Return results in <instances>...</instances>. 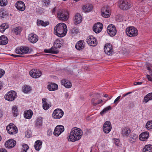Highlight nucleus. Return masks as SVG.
<instances>
[{
  "mask_svg": "<svg viewBox=\"0 0 152 152\" xmlns=\"http://www.w3.org/2000/svg\"><path fill=\"white\" fill-rule=\"evenodd\" d=\"M54 30L56 34L60 37L64 36L67 31L66 25L62 23L58 24L55 27Z\"/></svg>",
  "mask_w": 152,
  "mask_h": 152,
  "instance_id": "obj_1",
  "label": "nucleus"
},
{
  "mask_svg": "<svg viewBox=\"0 0 152 152\" xmlns=\"http://www.w3.org/2000/svg\"><path fill=\"white\" fill-rule=\"evenodd\" d=\"M118 5L121 9L125 10L130 9L132 7L131 2L128 0H120L118 2Z\"/></svg>",
  "mask_w": 152,
  "mask_h": 152,
  "instance_id": "obj_2",
  "label": "nucleus"
},
{
  "mask_svg": "<svg viewBox=\"0 0 152 152\" xmlns=\"http://www.w3.org/2000/svg\"><path fill=\"white\" fill-rule=\"evenodd\" d=\"M67 11L64 9L59 10L57 13V16L58 19L63 21H66L68 18Z\"/></svg>",
  "mask_w": 152,
  "mask_h": 152,
  "instance_id": "obj_3",
  "label": "nucleus"
},
{
  "mask_svg": "<svg viewBox=\"0 0 152 152\" xmlns=\"http://www.w3.org/2000/svg\"><path fill=\"white\" fill-rule=\"evenodd\" d=\"M127 35L130 37H135L138 34V31L137 28L133 26L127 28L126 30Z\"/></svg>",
  "mask_w": 152,
  "mask_h": 152,
  "instance_id": "obj_4",
  "label": "nucleus"
},
{
  "mask_svg": "<svg viewBox=\"0 0 152 152\" xmlns=\"http://www.w3.org/2000/svg\"><path fill=\"white\" fill-rule=\"evenodd\" d=\"M15 51L16 53L20 54H28L31 52L29 48L25 46L18 47L15 50Z\"/></svg>",
  "mask_w": 152,
  "mask_h": 152,
  "instance_id": "obj_5",
  "label": "nucleus"
},
{
  "mask_svg": "<svg viewBox=\"0 0 152 152\" xmlns=\"http://www.w3.org/2000/svg\"><path fill=\"white\" fill-rule=\"evenodd\" d=\"M17 97L16 92L14 91H9L4 96L5 99L9 101L14 100Z\"/></svg>",
  "mask_w": 152,
  "mask_h": 152,
  "instance_id": "obj_6",
  "label": "nucleus"
},
{
  "mask_svg": "<svg viewBox=\"0 0 152 152\" xmlns=\"http://www.w3.org/2000/svg\"><path fill=\"white\" fill-rule=\"evenodd\" d=\"M6 128L8 133L10 134L14 135L18 132L17 128L12 123H10L6 127Z\"/></svg>",
  "mask_w": 152,
  "mask_h": 152,
  "instance_id": "obj_7",
  "label": "nucleus"
},
{
  "mask_svg": "<svg viewBox=\"0 0 152 152\" xmlns=\"http://www.w3.org/2000/svg\"><path fill=\"white\" fill-rule=\"evenodd\" d=\"M107 31L108 34L111 37L115 36L117 32L116 28L113 24L107 26Z\"/></svg>",
  "mask_w": 152,
  "mask_h": 152,
  "instance_id": "obj_8",
  "label": "nucleus"
},
{
  "mask_svg": "<svg viewBox=\"0 0 152 152\" xmlns=\"http://www.w3.org/2000/svg\"><path fill=\"white\" fill-rule=\"evenodd\" d=\"M64 114V112L61 109H56L54 111L52 116L54 118L60 119L63 116Z\"/></svg>",
  "mask_w": 152,
  "mask_h": 152,
  "instance_id": "obj_9",
  "label": "nucleus"
},
{
  "mask_svg": "<svg viewBox=\"0 0 152 152\" xmlns=\"http://www.w3.org/2000/svg\"><path fill=\"white\" fill-rule=\"evenodd\" d=\"M112 129V126L110 122L109 121H107L104 123L103 129L104 132L106 134L110 132Z\"/></svg>",
  "mask_w": 152,
  "mask_h": 152,
  "instance_id": "obj_10",
  "label": "nucleus"
},
{
  "mask_svg": "<svg viewBox=\"0 0 152 152\" xmlns=\"http://www.w3.org/2000/svg\"><path fill=\"white\" fill-rule=\"evenodd\" d=\"M104 50L105 53L108 55H112L113 52L112 46L110 43H107L105 45Z\"/></svg>",
  "mask_w": 152,
  "mask_h": 152,
  "instance_id": "obj_11",
  "label": "nucleus"
},
{
  "mask_svg": "<svg viewBox=\"0 0 152 152\" xmlns=\"http://www.w3.org/2000/svg\"><path fill=\"white\" fill-rule=\"evenodd\" d=\"M64 126L61 125H58L55 127L53 134L55 136H58L64 131Z\"/></svg>",
  "mask_w": 152,
  "mask_h": 152,
  "instance_id": "obj_12",
  "label": "nucleus"
},
{
  "mask_svg": "<svg viewBox=\"0 0 152 152\" xmlns=\"http://www.w3.org/2000/svg\"><path fill=\"white\" fill-rule=\"evenodd\" d=\"M30 75L34 78H37L41 76L42 74L41 71L37 69H32L29 72Z\"/></svg>",
  "mask_w": 152,
  "mask_h": 152,
  "instance_id": "obj_13",
  "label": "nucleus"
},
{
  "mask_svg": "<svg viewBox=\"0 0 152 152\" xmlns=\"http://www.w3.org/2000/svg\"><path fill=\"white\" fill-rule=\"evenodd\" d=\"M103 27L102 24L99 22L96 23L93 28V31L96 33H99L102 30Z\"/></svg>",
  "mask_w": 152,
  "mask_h": 152,
  "instance_id": "obj_14",
  "label": "nucleus"
},
{
  "mask_svg": "<svg viewBox=\"0 0 152 152\" xmlns=\"http://www.w3.org/2000/svg\"><path fill=\"white\" fill-rule=\"evenodd\" d=\"M101 14L102 16L104 17L108 18L110 17V9L107 6L104 7L102 8Z\"/></svg>",
  "mask_w": 152,
  "mask_h": 152,
  "instance_id": "obj_15",
  "label": "nucleus"
},
{
  "mask_svg": "<svg viewBox=\"0 0 152 152\" xmlns=\"http://www.w3.org/2000/svg\"><path fill=\"white\" fill-rule=\"evenodd\" d=\"M86 42L89 45L92 46H96L97 43L96 39L92 36H90L89 39H86Z\"/></svg>",
  "mask_w": 152,
  "mask_h": 152,
  "instance_id": "obj_16",
  "label": "nucleus"
},
{
  "mask_svg": "<svg viewBox=\"0 0 152 152\" xmlns=\"http://www.w3.org/2000/svg\"><path fill=\"white\" fill-rule=\"evenodd\" d=\"M16 144V141L13 139H10L7 141L5 143V146L8 148H12Z\"/></svg>",
  "mask_w": 152,
  "mask_h": 152,
  "instance_id": "obj_17",
  "label": "nucleus"
},
{
  "mask_svg": "<svg viewBox=\"0 0 152 152\" xmlns=\"http://www.w3.org/2000/svg\"><path fill=\"white\" fill-rule=\"evenodd\" d=\"M70 134L72 136L71 137L74 136V134H78L82 136L83 134V132L82 130L80 128L75 127L72 128L70 132Z\"/></svg>",
  "mask_w": 152,
  "mask_h": 152,
  "instance_id": "obj_18",
  "label": "nucleus"
},
{
  "mask_svg": "<svg viewBox=\"0 0 152 152\" xmlns=\"http://www.w3.org/2000/svg\"><path fill=\"white\" fill-rule=\"evenodd\" d=\"M28 40L31 42L34 43L38 40V36L35 34L31 33L28 37Z\"/></svg>",
  "mask_w": 152,
  "mask_h": 152,
  "instance_id": "obj_19",
  "label": "nucleus"
},
{
  "mask_svg": "<svg viewBox=\"0 0 152 152\" xmlns=\"http://www.w3.org/2000/svg\"><path fill=\"white\" fill-rule=\"evenodd\" d=\"M17 3V4H15V6L17 9L21 11L24 10L25 9V6L24 3L22 1H18Z\"/></svg>",
  "mask_w": 152,
  "mask_h": 152,
  "instance_id": "obj_20",
  "label": "nucleus"
},
{
  "mask_svg": "<svg viewBox=\"0 0 152 152\" xmlns=\"http://www.w3.org/2000/svg\"><path fill=\"white\" fill-rule=\"evenodd\" d=\"M72 136L69 134V138L68 139V141L74 142L76 141L79 140L81 137L82 136L78 134H74L73 137H71Z\"/></svg>",
  "mask_w": 152,
  "mask_h": 152,
  "instance_id": "obj_21",
  "label": "nucleus"
},
{
  "mask_svg": "<svg viewBox=\"0 0 152 152\" xmlns=\"http://www.w3.org/2000/svg\"><path fill=\"white\" fill-rule=\"evenodd\" d=\"M149 136V133L148 132H144L140 135L139 136V138L141 141H145L148 138Z\"/></svg>",
  "mask_w": 152,
  "mask_h": 152,
  "instance_id": "obj_22",
  "label": "nucleus"
},
{
  "mask_svg": "<svg viewBox=\"0 0 152 152\" xmlns=\"http://www.w3.org/2000/svg\"><path fill=\"white\" fill-rule=\"evenodd\" d=\"M74 23L77 24L80 23L82 21V17L81 15L78 13H77L74 18Z\"/></svg>",
  "mask_w": 152,
  "mask_h": 152,
  "instance_id": "obj_23",
  "label": "nucleus"
},
{
  "mask_svg": "<svg viewBox=\"0 0 152 152\" xmlns=\"http://www.w3.org/2000/svg\"><path fill=\"white\" fill-rule=\"evenodd\" d=\"M84 42L83 40H80L78 41L75 45L76 48L79 50L83 49L84 47V45L83 44Z\"/></svg>",
  "mask_w": 152,
  "mask_h": 152,
  "instance_id": "obj_24",
  "label": "nucleus"
},
{
  "mask_svg": "<svg viewBox=\"0 0 152 152\" xmlns=\"http://www.w3.org/2000/svg\"><path fill=\"white\" fill-rule=\"evenodd\" d=\"M47 88L49 91H55L58 89V86L55 83H50L48 85Z\"/></svg>",
  "mask_w": 152,
  "mask_h": 152,
  "instance_id": "obj_25",
  "label": "nucleus"
},
{
  "mask_svg": "<svg viewBox=\"0 0 152 152\" xmlns=\"http://www.w3.org/2000/svg\"><path fill=\"white\" fill-rule=\"evenodd\" d=\"M8 41V39L5 36L3 35L0 37V45H5L7 43Z\"/></svg>",
  "mask_w": 152,
  "mask_h": 152,
  "instance_id": "obj_26",
  "label": "nucleus"
},
{
  "mask_svg": "<svg viewBox=\"0 0 152 152\" xmlns=\"http://www.w3.org/2000/svg\"><path fill=\"white\" fill-rule=\"evenodd\" d=\"M33 114V113L32 111L29 110L24 112V116L25 118L30 119L31 118Z\"/></svg>",
  "mask_w": 152,
  "mask_h": 152,
  "instance_id": "obj_27",
  "label": "nucleus"
},
{
  "mask_svg": "<svg viewBox=\"0 0 152 152\" xmlns=\"http://www.w3.org/2000/svg\"><path fill=\"white\" fill-rule=\"evenodd\" d=\"M34 147L36 150L39 151L42 148V142L40 140H37L35 142Z\"/></svg>",
  "mask_w": 152,
  "mask_h": 152,
  "instance_id": "obj_28",
  "label": "nucleus"
},
{
  "mask_svg": "<svg viewBox=\"0 0 152 152\" xmlns=\"http://www.w3.org/2000/svg\"><path fill=\"white\" fill-rule=\"evenodd\" d=\"M46 101V98H43L42 99V107L43 109L45 110L48 109L50 107V105L47 103Z\"/></svg>",
  "mask_w": 152,
  "mask_h": 152,
  "instance_id": "obj_29",
  "label": "nucleus"
},
{
  "mask_svg": "<svg viewBox=\"0 0 152 152\" xmlns=\"http://www.w3.org/2000/svg\"><path fill=\"white\" fill-rule=\"evenodd\" d=\"M93 8L92 5L90 4H87L83 6L82 7L83 10L85 12H89L91 11Z\"/></svg>",
  "mask_w": 152,
  "mask_h": 152,
  "instance_id": "obj_30",
  "label": "nucleus"
},
{
  "mask_svg": "<svg viewBox=\"0 0 152 152\" xmlns=\"http://www.w3.org/2000/svg\"><path fill=\"white\" fill-rule=\"evenodd\" d=\"M62 41V40L61 38H59L56 39L54 44V46L55 47V48H60L61 47Z\"/></svg>",
  "mask_w": 152,
  "mask_h": 152,
  "instance_id": "obj_31",
  "label": "nucleus"
},
{
  "mask_svg": "<svg viewBox=\"0 0 152 152\" xmlns=\"http://www.w3.org/2000/svg\"><path fill=\"white\" fill-rule=\"evenodd\" d=\"M42 120L41 117L38 118L35 121V126L36 127L40 128L42 126Z\"/></svg>",
  "mask_w": 152,
  "mask_h": 152,
  "instance_id": "obj_32",
  "label": "nucleus"
},
{
  "mask_svg": "<svg viewBox=\"0 0 152 152\" xmlns=\"http://www.w3.org/2000/svg\"><path fill=\"white\" fill-rule=\"evenodd\" d=\"M61 84L67 88H70L72 86L71 83L68 80H66L65 79L62 80Z\"/></svg>",
  "mask_w": 152,
  "mask_h": 152,
  "instance_id": "obj_33",
  "label": "nucleus"
},
{
  "mask_svg": "<svg viewBox=\"0 0 152 152\" xmlns=\"http://www.w3.org/2000/svg\"><path fill=\"white\" fill-rule=\"evenodd\" d=\"M138 136L135 134H133L131 135L129 139V141L130 143H133L135 142L137 139Z\"/></svg>",
  "mask_w": 152,
  "mask_h": 152,
  "instance_id": "obj_34",
  "label": "nucleus"
},
{
  "mask_svg": "<svg viewBox=\"0 0 152 152\" xmlns=\"http://www.w3.org/2000/svg\"><path fill=\"white\" fill-rule=\"evenodd\" d=\"M130 132L131 131L129 128L125 127L123 130L122 134L123 136L127 137L129 135Z\"/></svg>",
  "mask_w": 152,
  "mask_h": 152,
  "instance_id": "obj_35",
  "label": "nucleus"
},
{
  "mask_svg": "<svg viewBox=\"0 0 152 152\" xmlns=\"http://www.w3.org/2000/svg\"><path fill=\"white\" fill-rule=\"evenodd\" d=\"M143 152H152V145H150L145 146L142 149Z\"/></svg>",
  "mask_w": 152,
  "mask_h": 152,
  "instance_id": "obj_36",
  "label": "nucleus"
},
{
  "mask_svg": "<svg viewBox=\"0 0 152 152\" xmlns=\"http://www.w3.org/2000/svg\"><path fill=\"white\" fill-rule=\"evenodd\" d=\"M37 25H41L42 26L45 27L49 25V22L48 21L44 22L43 21L38 20L37 21Z\"/></svg>",
  "mask_w": 152,
  "mask_h": 152,
  "instance_id": "obj_37",
  "label": "nucleus"
},
{
  "mask_svg": "<svg viewBox=\"0 0 152 152\" xmlns=\"http://www.w3.org/2000/svg\"><path fill=\"white\" fill-rule=\"evenodd\" d=\"M151 100H152V92L148 93L144 97L143 102L146 103Z\"/></svg>",
  "mask_w": 152,
  "mask_h": 152,
  "instance_id": "obj_38",
  "label": "nucleus"
},
{
  "mask_svg": "<svg viewBox=\"0 0 152 152\" xmlns=\"http://www.w3.org/2000/svg\"><path fill=\"white\" fill-rule=\"evenodd\" d=\"M12 113L14 116H17L18 114V110L17 107L14 105L12 107Z\"/></svg>",
  "mask_w": 152,
  "mask_h": 152,
  "instance_id": "obj_39",
  "label": "nucleus"
},
{
  "mask_svg": "<svg viewBox=\"0 0 152 152\" xmlns=\"http://www.w3.org/2000/svg\"><path fill=\"white\" fill-rule=\"evenodd\" d=\"M8 14L7 12L4 10L0 11V18H5L7 17Z\"/></svg>",
  "mask_w": 152,
  "mask_h": 152,
  "instance_id": "obj_40",
  "label": "nucleus"
},
{
  "mask_svg": "<svg viewBox=\"0 0 152 152\" xmlns=\"http://www.w3.org/2000/svg\"><path fill=\"white\" fill-rule=\"evenodd\" d=\"M31 90L30 87L29 86L26 85L23 88V91L25 93H27L30 91Z\"/></svg>",
  "mask_w": 152,
  "mask_h": 152,
  "instance_id": "obj_41",
  "label": "nucleus"
},
{
  "mask_svg": "<svg viewBox=\"0 0 152 152\" xmlns=\"http://www.w3.org/2000/svg\"><path fill=\"white\" fill-rule=\"evenodd\" d=\"M112 109L111 107L109 106L104 109L101 112L100 114L102 115L107 112L109 110H111Z\"/></svg>",
  "mask_w": 152,
  "mask_h": 152,
  "instance_id": "obj_42",
  "label": "nucleus"
},
{
  "mask_svg": "<svg viewBox=\"0 0 152 152\" xmlns=\"http://www.w3.org/2000/svg\"><path fill=\"white\" fill-rule=\"evenodd\" d=\"M145 127L148 130L152 129V121H148L146 124Z\"/></svg>",
  "mask_w": 152,
  "mask_h": 152,
  "instance_id": "obj_43",
  "label": "nucleus"
},
{
  "mask_svg": "<svg viewBox=\"0 0 152 152\" xmlns=\"http://www.w3.org/2000/svg\"><path fill=\"white\" fill-rule=\"evenodd\" d=\"M22 146V152H27L29 148L28 146L26 144H23Z\"/></svg>",
  "mask_w": 152,
  "mask_h": 152,
  "instance_id": "obj_44",
  "label": "nucleus"
},
{
  "mask_svg": "<svg viewBox=\"0 0 152 152\" xmlns=\"http://www.w3.org/2000/svg\"><path fill=\"white\" fill-rule=\"evenodd\" d=\"M21 31V30L20 27H16L14 30V33L16 35L19 34Z\"/></svg>",
  "mask_w": 152,
  "mask_h": 152,
  "instance_id": "obj_45",
  "label": "nucleus"
},
{
  "mask_svg": "<svg viewBox=\"0 0 152 152\" xmlns=\"http://www.w3.org/2000/svg\"><path fill=\"white\" fill-rule=\"evenodd\" d=\"M57 48L54 47H52L50 49V51L51 53L53 54H57L58 53L59 51L56 50Z\"/></svg>",
  "mask_w": 152,
  "mask_h": 152,
  "instance_id": "obj_46",
  "label": "nucleus"
},
{
  "mask_svg": "<svg viewBox=\"0 0 152 152\" xmlns=\"http://www.w3.org/2000/svg\"><path fill=\"white\" fill-rule=\"evenodd\" d=\"M114 142L115 145L118 146H119L121 145L120 140L119 139H114Z\"/></svg>",
  "mask_w": 152,
  "mask_h": 152,
  "instance_id": "obj_47",
  "label": "nucleus"
},
{
  "mask_svg": "<svg viewBox=\"0 0 152 152\" xmlns=\"http://www.w3.org/2000/svg\"><path fill=\"white\" fill-rule=\"evenodd\" d=\"M7 0H0V6H4L7 5Z\"/></svg>",
  "mask_w": 152,
  "mask_h": 152,
  "instance_id": "obj_48",
  "label": "nucleus"
},
{
  "mask_svg": "<svg viewBox=\"0 0 152 152\" xmlns=\"http://www.w3.org/2000/svg\"><path fill=\"white\" fill-rule=\"evenodd\" d=\"M1 26L5 29V30L8 28L9 27L8 24L6 23H3L1 25Z\"/></svg>",
  "mask_w": 152,
  "mask_h": 152,
  "instance_id": "obj_49",
  "label": "nucleus"
},
{
  "mask_svg": "<svg viewBox=\"0 0 152 152\" xmlns=\"http://www.w3.org/2000/svg\"><path fill=\"white\" fill-rule=\"evenodd\" d=\"M78 29L75 28H72V33H75V34H77L78 33Z\"/></svg>",
  "mask_w": 152,
  "mask_h": 152,
  "instance_id": "obj_50",
  "label": "nucleus"
},
{
  "mask_svg": "<svg viewBox=\"0 0 152 152\" xmlns=\"http://www.w3.org/2000/svg\"><path fill=\"white\" fill-rule=\"evenodd\" d=\"M5 72L4 70L0 69V78L1 77L5 74Z\"/></svg>",
  "mask_w": 152,
  "mask_h": 152,
  "instance_id": "obj_51",
  "label": "nucleus"
},
{
  "mask_svg": "<svg viewBox=\"0 0 152 152\" xmlns=\"http://www.w3.org/2000/svg\"><path fill=\"white\" fill-rule=\"evenodd\" d=\"M121 97V96H118L115 100L114 103V104H117L119 101V99H120Z\"/></svg>",
  "mask_w": 152,
  "mask_h": 152,
  "instance_id": "obj_52",
  "label": "nucleus"
},
{
  "mask_svg": "<svg viewBox=\"0 0 152 152\" xmlns=\"http://www.w3.org/2000/svg\"><path fill=\"white\" fill-rule=\"evenodd\" d=\"M25 134L26 135V136L28 138L30 137L31 136L30 132H29L28 131H26L25 132Z\"/></svg>",
  "mask_w": 152,
  "mask_h": 152,
  "instance_id": "obj_53",
  "label": "nucleus"
},
{
  "mask_svg": "<svg viewBox=\"0 0 152 152\" xmlns=\"http://www.w3.org/2000/svg\"><path fill=\"white\" fill-rule=\"evenodd\" d=\"M102 102V100L101 99L98 100L97 102H96L95 104H94V106H96L97 104H100Z\"/></svg>",
  "mask_w": 152,
  "mask_h": 152,
  "instance_id": "obj_54",
  "label": "nucleus"
},
{
  "mask_svg": "<svg viewBox=\"0 0 152 152\" xmlns=\"http://www.w3.org/2000/svg\"><path fill=\"white\" fill-rule=\"evenodd\" d=\"M147 69L149 71V72L152 76V66L147 67Z\"/></svg>",
  "mask_w": 152,
  "mask_h": 152,
  "instance_id": "obj_55",
  "label": "nucleus"
},
{
  "mask_svg": "<svg viewBox=\"0 0 152 152\" xmlns=\"http://www.w3.org/2000/svg\"><path fill=\"white\" fill-rule=\"evenodd\" d=\"M146 77L148 80L152 82V77L149 75H147Z\"/></svg>",
  "mask_w": 152,
  "mask_h": 152,
  "instance_id": "obj_56",
  "label": "nucleus"
},
{
  "mask_svg": "<svg viewBox=\"0 0 152 152\" xmlns=\"http://www.w3.org/2000/svg\"><path fill=\"white\" fill-rule=\"evenodd\" d=\"M52 131L51 129H49L47 132L48 134L50 136L52 134Z\"/></svg>",
  "mask_w": 152,
  "mask_h": 152,
  "instance_id": "obj_57",
  "label": "nucleus"
},
{
  "mask_svg": "<svg viewBox=\"0 0 152 152\" xmlns=\"http://www.w3.org/2000/svg\"><path fill=\"white\" fill-rule=\"evenodd\" d=\"M96 99L94 98H92L91 99V103L92 104H93V105L94 106V104H95V103L96 102Z\"/></svg>",
  "mask_w": 152,
  "mask_h": 152,
  "instance_id": "obj_58",
  "label": "nucleus"
},
{
  "mask_svg": "<svg viewBox=\"0 0 152 152\" xmlns=\"http://www.w3.org/2000/svg\"><path fill=\"white\" fill-rule=\"evenodd\" d=\"M5 29L4 28L1 26V25L0 26V31L2 32L3 33L5 31Z\"/></svg>",
  "mask_w": 152,
  "mask_h": 152,
  "instance_id": "obj_59",
  "label": "nucleus"
},
{
  "mask_svg": "<svg viewBox=\"0 0 152 152\" xmlns=\"http://www.w3.org/2000/svg\"><path fill=\"white\" fill-rule=\"evenodd\" d=\"M142 83L141 82H135L134 83V85L135 86L137 85H140L142 84Z\"/></svg>",
  "mask_w": 152,
  "mask_h": 152,
  "instance_id": "obj_60",
  "label": "nucleus"
},
{
  "mask_svg": "<svg viewBox=\"0 0 152 152\" xmlns=\"http://www.w3.org/2000/svg\"><path fill=\"white\" fill-rule=\"evenodd\" d=\"M0 152H7V151L4 148H1L0 149Z\"/></svg>",
  "mask_w": 152,
  "mask_h": 152,
  "instance_id": "obj_61",
  "label": "nucleus"
},
{
  "mask_svg": "<svg viewBox=\"0 0 152 152\" xmlns=\"http://www.w3.org/2000/svg\"><path fill=\"white\" fill-rule=\"evenodd\" d=\"M69 94L68 93L66 92L65 93V97L66 98V99L68 98V97H69Z\"/></svg>",
  "mask_w": 152,
  "mask_h": 152,
  "instance_id": "obj_62",
  "label": "nucleus"
},
{
  "mask_svg": "<svg viewBox=\"0 0 152 152\" xmlns=\"http://www.w3.org/2000/svg\"><path fill=\"white\" fill-rule=\"evenodd\" d=\"M44 51L46 53H51L50 51V49L49 50L45 49L44 50Z\"/></svg>",
  "mask_w": 152,
  "mask_h": 152,
  "instance_id": "obj_63",
  "label": "nucleus"
},
{
  "mask_svg": "<svg viewBox=\"0 0 152 152\" xmlns=\"http://www.w3.org/2000/svg\"><path fill=\"white\" fill-rule=\"evenodd\" d=\"M10 55V56H12L14 57L15 58L18 57L19 56L18 55H14L13 54H11Z\"/></svg>",
  "mask_w": 152,
  "mask_h": 152,
  "instance_id": "obj_64",
  "label": "nucleus"
}]
</instances>
